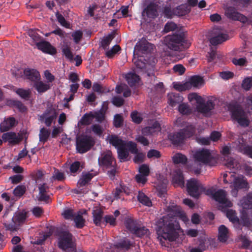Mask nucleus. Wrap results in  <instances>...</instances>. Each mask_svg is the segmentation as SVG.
<instances>
[{"label": "nucleus", "mask_w": 252, "mask_h": 252, "mask_svg": "<svg viewBox=\"0 0 252 252\" xmlns=\"http://www.w3.org/2000/svg\"><path fill=\"white\" fill-rule=\"evenodd\" d=\"M71 36L74 42L77 44L81 41L83 37V32L80 30H77L72 33Z\"/></svg>", "instance_id": "052dcab7"}, {"label": "nucleus", "mask_w": 252, "mask_h": 252, "mask_svg": "<svg viewBox=\"0 0 252 252\" xmlns=\"http://www.w3.org/2000/svg\"><path fill=\"white\" fill-rule=\"evenodd\" d=\"M120 50V47L116 45L114 46L110 50H107L105 52L106 56L108 58H112L115 54L117 53Z\"/></svg>", "instance_id": "0e129e2a"}, {"label": "nucleus", "mask_w": 252, "mask_h": 252, "mask_svg": "<svg viewBox=\"0 0 252 252\" xmlns=\"http://www.w3.org/2000/svg\"><path fill=\"white\" fill-rule=\"evenodd\" d=\"M107 139L108 140L110 144L114 146L117 150L127 146L131 153H135L136 152V144L133 142H126L115 135L108 136Z\"/></svg>", "instance_id": "6e6552de"}, {"label": "nucleus", "mask_w": 252, "mask_h": 252, "mask_svg": "<svg viewBox=\"0 0 252 252\" xmlns=\"http://www.w3.org/2000/svg\"><path fill=\"white\" fill-rule=\"evenodd\" d=\"M188 98L190 102H196L197 105L203 101V98L196 93H190L188 94Z\"/></svg>", "instance_id": "603ef678"}, {"label": "nucleus", "mask_w": 252, "mask_h": 252, "mask_svg": "<svg viewBox=\"0 0 252 252\" xmlns=\"http://www.w3.org/2000/svg\"><path fill=\"white\" fill-rule=\"evenodd\" d=\"M63 55L69 61H72L73 55L70 50V45L66 41H63L61 47Z\"/></svg>", "instance_id": "2f4dec72"}, {"label": "nucleus", "mask_w": 252, "mask_h": 252, "mask_svg": "<svg viewBox=\"0 0 252 252\" xmlns=\"http://www.w3.org/2000/svg\"><path fill=\"white\" fill-rule=\"evenodd\" d=\"M26 219V216L25 213L21 212L16 213L12 218V222L11 223L6 222L4 223L6 229L12 232L16 231L18 228V226L24 222Z\"/></svg>", "instance_id": "4468645a"}, {"label": "nucleus", "mask_w": 252, "mask_h": 252, "mask_svg": "<svg viewBox=\"0 0 252 252\" xmlns=\"http://www.w3.org/2000/svg\"><path fill=\"white\" fill-rule=\"evenodd\" d=\"M161 129L160 125L158 122H154L152 126H147L142 130L143 135L148 136L156 134L160 131Z\"/></svg>", "instance_id": "bb28decb"}, {"label": "nucleus", "mask_w": 252, "mask_h": 252, "mask_svg": "<svg viewBox=\"0 0 252 252\" xmlns=\"http://www.w3.org/2000/svg\"><path fill=\"white\" fill-rule=\"evenodd\" d=\"M51 85L40 80L34 82L33 87L38 93H43L51 88Z\"/></svg>", "instance_id": "c756f323"}, {"label": "nucleus", "mask_w": 252, "mask_h": 252, "mask_svg": "<svg viewBox=\"0 0 252 252\" xmlns=\"http://www.w3.org/2000/svg\"><path fill=\"white\" fill-rule=\"evenodd\" d=\"M64 179V174L60 172L59 170L55 169L52 177L50 180L51 182L54 180L62 181Z\"/></svg>", "instance_id": "bf43d9fd"}, {"label": "nucleus", "mask_w": 252, "mask_h": 252, "mask_svg": "<svg viewBox=\"0 0 252 252\" xmlns=\"http://www.w3.org/2000/svg\"><path fill=\"white\" fill-rule=\"evenodd\" d=\"M130 190L127 187L120 184L119 187H117L116 188V190L114 193V197L116 199H120L121 198L123 193L128 194Z\"/></svg>", "instance_id": "473e14b6"}, {"label": "nucleus", "mask_w": 252, "mask_h": 252, "mask_svg": "<svg viewBox=\"0 0 252 252\" xmlns=\"http://www.w3.org/2000/svg\"><path fill=\"white\" fill-rule=\"evenodd\" d=\"M185 42V34L179 32L178 33L168 35L164 37V44L171 50L178 51Z\"/></svg>", "instance_id": "423d86ee"}, {"label": "nucleus", "mask_w": 252, "mask_h": 252, "mask_svg": "<svg viewBox=\"0 0 252 252\" xmlns=\"http://www.w3.org/2000/svg\"><path fill=\"white\" fill-rule=\"evenodd\" d=\"M194 159V165H199V168L192 170L195 174L199 173L201 165L205 164L214 166L217 163V155L213 151H210L206 149H201L196 150L193 154Z\"/></svg>", "instance_id": "7ed1b4c3"}, {"label": "nucleus", "mask_w": 252, "mask_h": 252, "mask_svg": "<svg viewBox=\"0 0 252 252\" xmlns=\"http://www.w3.org/2000/svg\"><path fill=\"white\" fill-rule=\"evenodd\" d=\"M24 77L29 79L32 82L38 81L40 79V75L39 72L36 69L33 68H27L23 71Z\"/></svg>", "instance_id": "412c9836"}, {"label": "nucleus", "mask_w": 252, "mask_h": 252, "mask_svg": "<svg viewBox=\"0 0 252 252\" xmlns=\"http://www.w3.org/2000/svg\"><path fill=\"white\" fill-rule=\"evenodd\" d=\"M131 244L127 240H124L110 248L111 252H119L121 250H128Z\"/></svg>", "instance_id": "7c9ffc66"}, {"label": "nucleus", "mask_w": 252, "mask_h": 252, "mask_svg": "<svg viewBox=\"0 0 252 252\" xmlns=\"http://www.w3.org/2000/svg\"><path fill=\"white\" fill-rule=\"evenodd\" d=\"M2 140L4 142H8L9 144L15 145L20 142L22 137L19 133L13 132L4 133L2 135Z\"/></svg>", "instance_id": "aec40b11"}, {"label": "nucleus", "mask_w": 252, "mask_h": 252, "mask_svg": "<svg viewBox=\"0 0 252 252\" xmlns=\"http://www.w3.org/2000/svg\"><path fill=\"white\" fill-rule=\"evenodd\" d=\"M26 188L24 186H18L13 190L14 194L16 196H21L25 192Z\"/></svg>", "instance_id": "774afa93"}, {"label": "nucleus", "mask_w": 252, "mask_h": 252, "mask_svg": "<svg viewBox=\"0 0 252 252\" xmlns=\"http://www.w3.org/2000/svg\"><path fill=\"white\" fill-rule=\"evenodd\" d=\"M178 29L177 25L173 22H168L166 24L164 27V31L166 32L170 31H174Z\"/></svg>", "instance_id": "338daca9"}, {"label": "nucleus", "mask_w": 252, "mask_h": 252, "mask_svg": "<svg viewBox=\"0 0 252 252\" xmlns=\"http://www.w3.org/2000/svg\"><path fill=\"white\" fill-rule=\"evenodd\" d=\"M74 221L75 223L76 226L78 228H82L84 225L85 220L80 213L75 215Z\"/></svg>", "instance_id": "4d7b16f0"}, {"label": "nucleus", "mask_w": 252, "mask_h": 252, "mask_svg": "<svg viewBox=\"0 0 252 252\" xmlns=\"http://www.w3.org/2000/svg\"><path fill=\"white\" fill-rule=\"evenodd\" d=\"M37 48L43 52L51 55H55L57 53L56 49L48 42L41 41L36 43Z\"/></svg>", "instance_id": "b1692460"}, {"label": "nucleus", "mask_w": 252, "mask_h": 252, "mask_svg": "<svg viewBox=\"0 0 252 252\" xmlns=\"http://www.w3.org/2000/svg\"><path fill=\"white\" fill-rule=\"evenodd\" d=\"M58 246L60 249L66 252H76L72 241V235L67 231H63L60 233Z\"/></svg>", "instance_id": "0eeeda50"}, {"label": "nucleus", "mask_w": 252, "mask_h": 252, "mask_svg": "<svg viewBox=\"0 0 252 252\" xmlns=\"http://www.w3.org/2000/svg\"><path fill=\"white\" fill-rule=\"evenodd\" d=\"M137 199L140 203L144 205L150 207L152 205V202L149 197L142 192L139 191Z\"/></svg>", "instance_id": "37998d69"}, {"label": "nucleus", "mask_w": 252, "mask_h": 252, "mask_svg": "<svg viewBox=\"0 0 252 252\" xmlns=\"http://www.w3.org/2000/svg\"><path fill=\"white\" fill-rule=\"evenodd\" d=\"M237 148L238 150L249 156L252 158V147L246 146L243 143H240Z\"/></svg>", "instance_id": "3c124183"}, {"label": "nucleus", "mask_w": 252, "mask_h": 252, "mask_svg": "<svg viewBox=\"0 0 252 252\" xmlns=\"http://www.w3.org/2000/svg\"><path fill=\"white\" fill-rule=\"evenodd\" d=\"M233 177L234 181L231 182V194L233 196H236L238 194V190L240 189H247L249 188L248 183L245 179L243 176H239L237 178H235L234 175H231Z\"/></svg>", "instance_id": "2eb2a0df"}, {"label": "nucleus", "mask_w": 252, "mask_h": 252, "mask_svg": "<svg viewBox=\"0 0 252 252\" xmlns=\"http://www.w3.org/2000/svg\"><path fill=\"white\" fill-rule=\"evenodd\" d=\"M211 194L213 198L219 203V208L222 211H225V208L231 207L232 206L231 202L227 199L226 193L223 189H219L215 193L211 190H207V194Z\"/></svg>", "instance_id": "1a4fd4ad"}, {"label": "nucleus", "mask_w": 252, "mask_h": 252, "mask_svg": "<svg viewBox=\"0 0 252 252\" xmlns=\"http://www.w3.org/2000/svg\"><path fill=\"white\" fill-rule=\"evenodd\" d=\"M242 87L245 90H249L252 87V76L245 78L242 83Z\"/></svg>", "instance_id": "69168bd1"}, {"label": "nucleus", "mask_w": 252, "mask_h": 252, "mask_svg": "<svg viewBox=\"0 0 252 252\" xmlns=\"http://www.w3.org/2000/svg\"><path fill=\"white\" fill-rule=\"evenodd\" d=\"M153 45L149 43L145 39H141L135 45L133 51V62L136 66V71L139 72V70L142 72H146L147 65L144 62L141 57L139 58L141 54H146L149 52L150 48H153Z\"/></svg>", "instance_id": "f03ea898"}, {"label": "nucleus", "mask_w": 252, "mask_h": 252, "mask_svg": "<svg viewBox=\"0 0 252 252\" xmlns=\"http://www.w3.org/2000/svg\"><path fill=\"white\" fill-rule=\"evenodd\" d=\"M224 158H226V157H225ZM227 159L226 160L225 165L226 167L228 168H229L231 172L232 173V174H231V173H229V174H230V177L232 178V180H233V181L234 179L233 177H231V175L233 174L234 175V177L235 178H237L235 176V172L236 171H237L238 170L240 169L241 167L238 159H233L231 158H228V157H227Z\"/></svg>", "instance_id": "5701e85b"}, {"label": "nucleus", "mask_w": 252, "mask_h": 252, "mask_svg": "<svg viewBox=\"0 0 252 252\" xmlns=\"http://www.w3.org/2000/svg\"><path fill=\"white\" fill-rule=\"evenodd\" d=\"M158 15L157 5L154 3H150L142 12L143 17L155 18Z\"/></svg>", "instance_id": "393cba45"}, {"label": "nucleus", "mask_w": 252, "mask_h": 252, "mask_svg": "<svg viewBox=\"0 0 252 252\" xmlns=\"http://www.w3.org/2000/svg\"><path fill=\"white\" fill-rule=\"evenodd\" d=\"M215 104L212 100H208L206 103L203 101L196 105V111L205 116L211 114V111L214 109Z\"/></svg>", "instance_id": "6ab92c4d"}, {"label": "nucleus", "mask_w": 252, "mask_h": 252, "mask_svg": "<svg viewBox=\"0 0 252 252\" xmlns=\"http://www.w3.org/2000/svg\"><path fill=\"white\" fill-rule=\"evenodd\" d=\"M173 161L175 164H185L187 161V157L180 153L176 154L172 158Z\"/></svg>", "instance_id": "49530a36"}, {"label": "nucleus", "mask_w": 252, "mask_h": 252, "mask_svg": "<svg viewBox=\"0 0 252 252\" xmlns=\"http://www.w3.org/2000/svg\"><path fill=\"white\" fill-rule=\"evenodd\" d=\"M190 10V6L187 4H184L178 6L174 9V13L176 15L181 16L188 14Z\"/></svg>", "instance_id": "f704fd0d"}, {"label": "nucleus", "mask_w": 252, "mask_h": 252, "mask_svg": "<svg viewBox=\"0 0 252 252\" xmlns=\"http://www.w3.org/2000/svg\"><path fill=\"white\" fill-rule=\"evenodd\" d=\"M125 225L127 229L138 237L147 236L149 230L144 226H141L136 220L128 218L125 221Z\"/></svg>", "instance_id": "9d476101"}, {"label": "nucleus", "mask_w": 252, "mask_h": 252, "mask_svg": "<svg viewBox=\"0 0 252 252\" xmlns=\"http://www.w3.org/2000/svg\"><path fill=\"white\" fill-rule=\"evenodd\" d=\"M125 78L130 86L136 85L140 81L139 76L134 72L128 73L126 74Z\"/></svg>", "instance_id": "c9c22d12"}, {"label": "nucleus", "mask_w": 252, "mask_h": 252, "mask_svg": "<svg viewBox=\"0 0 252 252\" xmlns=\"http://www.w3.org/2000/svg\"><path fill=\"white\" fill-rule=\"evenodd\" d=\"M238 205L243 209L241 216L243 225L248 226L250 223L247 215L244 212L245 210L252 209V193H249L246 196L244 197L240 201Z\"/></svg>", "instance_id": "ddd939ff"}, {"label": "nucleus", "mask_w": 252, "mask_h": 252, "mask_svg": "<svg viewBox=\"0 0 252 252\" xmlns=\"http://www.w3.org/2000/svg\"><path fill=\"white\" fill-rule=\"evenodd\" d=\"M228 230L224 225H221L219 228L218 239L222 242H225L228 238Z\"/></svg>", "instance_id": "58836bf2"}, {"label": "nucleus", "mask_w": 252, "mask_h": 252, "mask_svg": "<svg viewBox=\"0 0 252 252\" xmlns=\"http://www.w3.org/2000/svg\"><path fill=\"white\" fill-rule=\"evenodd\" d=\"M188 82L190 83V88L192 87L199 88L203 86L204 84L203 78L199 76H192L190 78L189 81H188Z\"/></svg>", "instance_id": "72a5a7b5"}, {"label": "nucleus", "mask_w": 252, "mask_h": 252, "mask_svg": "<svg viewBox=\"0 0 252 252\" xmlns=\"http://www.w3.org/2000/svg\"><path fill=\"white\" fill-rule=\"evenodd\" d=\"M39 189V199L40 200L46 201L49 196L47 194V190L48 189V186L45 184H40L38 185Z\"/></svg>", "instance_id": "e433bc0d"}, {"label": "nucleus", "mask_w": 252, "mask_h": 252, "mask_svg": "<svg viewBox=\"0 0 252 252\" xmlns=\"http://www.w3.org/2000/svg\"><path fill=\"white\" fill-rule=\"evenodd\" d=\"M56 16L57 19L58 21L60 23V24L63 27L70 29V24L69 22L66 21L64 17L59 12H57L56 13Z\"/></svg>", "instance_id": "6e6d98bb"}, {"label": "nucleus", "mask_w": 252, "mask_h": 252, "mask_svg": "<svg viewBox=\"0 0 252 252\" xmlns=\"http://www.w3.org/2000/svg\"><path fill=\"white\" fill-rule=\"evenodd\" d=\"M8 104L15 106L20 112H25L27 109L25 106L22 102L19 101L10 100L8 102Z\"/></svg>", "instance_id": "13d9d810"}, {"label": "nucleus", "mask_w": 252, "mask_h": 252, "mask_svg": "<svg viewBox=\"0 0 252 252\" xmlns=\"http://www.w3.org/2000/svg\"><path fill=\"white\" fill-rule=\"evenodd\" d=\"M16 94L22 98L28 99L31 94V90L30 89L25 90L23 89H18L16 91Z\"/></svg>", "instance_id": "09e8293b"}, {"label": "nucleus", "mask_w": 252, "mask_h": 252, "mask_svg": "<svg viewBox=\"0 0 252 252\" xmlns=\"http://www.w3.org/2000/svg\"><path fill=\"white\" fill-rule=\"evenodd\" d=\"M94 119L97 122L101 123L104 119V114L101 111H92Z\"/></svg>", "instance_id": "680f3d73"}, {"label": "nucleus", "mask_w": 252, "mask_h": 252, "mask_svg": "<svg viewBox=\"0 0 252 252\" xmlns=\"http://www.w3.org/2000/svg\"><path fill=\"white\" fill-rule=\"evenodd\" d=\"M40 31L36 29H30L28 31V34L32 39L33 43L37 42L40 40V36L38 33Z\"/></svg>", "instance_id": "864d4df0"}, {"label": "nucleus", "mask_w": 252, "mask_h": 252, "mask_svg": "<svg viewBox=\"0 0 252 252\" xmlns=\"http://www.w3.org/2000/svg\"><path fill=\"white\" fill-rule=\"evenodd\" d=\"M182 122V118H178L175 124L178 127L186 126V128L178 132L171 133L168 135V138L174 145H178L182 143L185 139L192 136L195 132V128L192 125H187L186 123L181 124Z\"/></svg>", "instance_id": "20e7f679"}, {"label": "nucleus", "mask_w": 252, "mask_h": 252, "mask_svg": "<svg viewBox=\"0 0 252 252\" xmlns=\"http://www.w3.org/2000/svg\"><path fill=\"white\" fill-rule=\"evenodd\" d=\"M57 115L58 113L54 108L47 109L42 115L39 116L38 120L47 126H50L55 121Z\"/></svg>", "instance_id": "dca6fc26"}, {"label": "nucleus", "mask_w": 252, "mask_h": 252, "mask_svg": "<svg viewBox=\"0 0 252 252\" xmlns=\"http://www.w3.org/2000/svg\"><path fill=\"white\" fill-rule=\"evenodd\" d=\"M93 138L90 136L81 135L76 139V150L79 153H84L94 145Z\"/></svg>", "instance_id": "f8f14e48"}, {"label": "nucleus", "mask_w": 252, "mask_h": 252, "mask_svg": "<svg viewBox=\"0 0 252 252\" xmlns=\"http://www.w3.org/2000/svg\"><path fill=\"white\" fill-rule=\"evenodd\" d=\"M93 220L96 225H100L102 218V211L99 207H96L93 210Z\"/></svg>", "instance_id": "ea45409f"}, {"label": "nucleus", "mask_w": 252, "mask_h": 252, "mask_svg": "<svg viewBox=\"0 0 252 252\" xmlns=\"http://www.w3.org/2000/svg\"><path fill=\"white\" fill-rule=\"evenodd\" d=\"M50 132L48 129L44 127L41 128L39 134L40 141L43 143L46 142L50 135Z\"/></svg>", "instance_id": "5fc2aeb1"}, {"label": "nucleus", "mask_w": 252, "mask_h": 252, "mask_svg": "<svg viewBox=\"0 0 252 252\" xmlns=\"http://www.w3.org/2000/svg\"><path fill=\"white\" fill-rule=\"evenodd\" d=\"M94 120L92 111L86 113L81 118L80 122L82 125H88L92 123Z\"/></svg>", "instance_id": "de8ad7c7"}, {"label": "nucleus", "mask_w": 252, "mask_h": 252, "mask_svg": "<svg viewBox=\"0 0 252 252\" xmlns=\"http://www.w3.org/2000/svg\"><path fill=\"white\" fill-rule=\"evenodd\" d=\"M181 219L185 223L189 220L182 211L171 212L163 216L157 222L158 239L162 246L169 248L177 238L180 226L177 219Z\"/></svg>", "instance_id": "f257e3e1"}, {"label": "nucleus", "mask_w": 252, "mask_h": 252, "mask_svg": "<svg viewBox=\"0 0 252 252\" xmlns=\"http://www.w3.org/2000/svg\"><path fill=\"white\" fill-rule=\"evenodd\" d=\"M97 174V172H89L83 173L81 178L79 180L77 185L80 188L85 186L91 179Z\"/></svg>", "instance_id": "cd10ccee"}, {"label": "nucleus", "mask_w": 252, "mask_h": 252, "mask_svg": "<svg viewBox=\"0 0 252 252\" xmlns=\"http://www.w3.org/2000/svg\"><path fill=\"white\" fill-rule=\"evenodd\" d=\"M250 1V0H235L234 4L238 9L241 10L247 6Z\"/></svg>", "instance_id": "e2e57ef3"}, {"label": "nucleus", "mask_w": 252, "mask_h": 252, "mask_svg": "<svg viewBox=\"0 0 252 252\" xmlns=\"http://www.w3.org/2000/svg\"><path fill=\"white\" fill-rule=\"evenodd\" d=\"M225 14L229 19L235 21H239L243 23L247 22L248 21L247 17L238 12L236 8L232 6L226 8Z\"/></svg>", "instance_id": "f3484780"}, {"label": "nucleus", "mask_w": 252, "mask_h": 252, "mask_svg": "<svg viewBox=\"0 0 252 252\" xmlns=\"http://www.w3.org/2000/svg\"><path fill=\"white\" fill-rule=\"evenodd\" d=\"M228 38L227 34L220 33L218 35L212 37L210 40V42L212 45H216L226 41Z\"/></svg>", "instance_id": "4c0bfd02"}, {"label": "nucleus", "mask_w": 252, "mask_h": 252, "mask_svg": "<svg viewBox=\"0 0 252 252\" xmlns=\"http://www.w3.org/2000/svg\"><path fill=\"white\" fill-rule=\"evenodd\" d=\"M128 148L127 146L120 148L117 150L118 155L121 161H125L127 159L128 156Z\"/></svg>", "instance_id": "a18cd8bd"}, {"label": "nucleus", "mask_w": 252, "mask_h": 252, "mask_svg": "<svg viewBox=\"0 0 252 252\" xmlns=\"http://www.w3.org/2000/svg\"><path fill=\"white\" fill-rule=\"evenodd\" d=\"M128 6H123L120 9L114 13V17L116 18H121L122 16L126 17L128 16Z\"/></svg>", "instance_id": "8fccbe9b"}, {"label": "nucleus", "mask_w": 252, "mask_h": 252, "mask_svg": "<svg viewBox=\"0 0 252 252\" xmlns=\"http://www.w3.org/2000/svg\"><path fill=\"white\" fill-rule=\"evenodd\" d=\"M15 125V120L13 117H9L5 119L4 121L0 123V131L1 132L8 131Z\"/></svg>", "instance_id": "c85d7f7f"}, {"label": "nucleus", "mask_w": 252, "mask_h": 252, "mask_svg": "<svg viewBox=\"0 0 252 252\" xmlns=\"http://www.w3.org/2000/svg\"><path fill=\"white\" fill-rule=\"evenodd\" d=\"M178 110L182 115H189L191 112V108L186 103H180L178 107Z\"/></svg>", "instance_id": "c03bdc74"}, {"label": "nucleus", "mask_w": 252, "mask_h": 252, "mask_svg": "<svg viewBox=\"0 0 252 252\" xmlns=\"http://www.w3.org/2000/svg\"><path fill=\"white\" fill-rule=\"evenodd\" d=\"M173 88L179 92L185 91L190 89V83L186 82L185 83L176 82L172 83Z\"/></svg>", "instance_id": "a19ab883"}, {"label": "nucleus", "mask_w": 252, "mask_h": 252, "mask_svg": "<svg viewBox=\"0 0 252 252\" xmlns=\"http://www.w3.org/2000/svg\"><path fill=\"white\" fill-rule=\"evenodd\" d=\"M226 215L229 220L235 225H239V219L236 216V212L233 210H228L226 211Z\"/></svg>", "instance_id": "79ce46f5"}, {"label": "nucleus", "mask_w": 252, "mask_h": 252, "mask_svg": "<svg viewBox=\"0 0 252 252\" xmlns=\"http://www.w3.org/2000/svg\"><path fill=\"white\" fill-rule=\"evenodd\" d=\"M99 165L105 167H113L115 165L116 162L112 156L111 152L108 151L101 155V157L98 159Z\"/></svg>", "instance_id": "a211bd4d"}, {"label": "nucleus", "mask_w": 252, "mask_h": 252, "mask_svg": "<svg viewBox=\"0 0 252 252\" xmlns=\"http://www.w3.org/2000/svg\"><path fill=\"white\" fill-rule=\"evenodd\" d=\"M172 182L175 187H184L185 182L182 172L180 169H175L172 174Z\"/></svg>", "instance_id": "4be33fe9"}, {"label": "nucleus", "mask_w": 252, "mask_h": 252, "mask_svg": "<svg viewBox=\"0 0 252 252\" xmlns=\"http://www.w3.org/2000/svg\"><path fill=\"white\" fill-rule=\"evenodd\" d=\"M187 189L188 193L194 198L198 197L205 191V188L197 180L192 178L187 183Z\"/></svg>", "instance_id": "9b49d317"}, {"label": "nucleus", "mask_w": 252, "mask_h": 252, "mask_svg": "<svg viewBox=\"0 0 252 252\" xmlns=\"http://www.w3.org/2000/svg\"><path fill=\"white\" fill-rule=\"evenodd\" d=\"M184 97L179 94L170 93L168 94V103L171 107H174L177 104L183 102Z\"/></svg>", "instance_id": "a878e982"}, {"label": "nucleus", "mask_w": 252, "mask_h": 252, "mask_svg": "<svg viewBox=\"0 0 252 252\" xmlns=\"http://www.w3.org/2000/svg\"><path fill=\"white\" fill-rule=\"evenodd\" d=\"M231 115L233 121L237 122L240 126L246 127L249 126L250 120L247 114L245 112L241 106L235 102H231L225 105Z\"/></svg>", "instance_id": "39448f33"}]
</instances>
